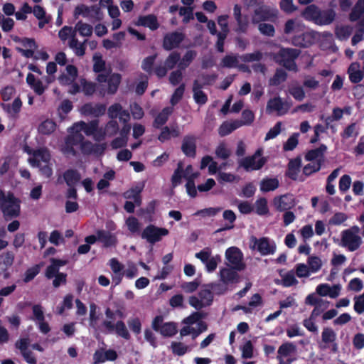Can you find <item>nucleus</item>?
I'll return each mask as SVG.
<instances>
[{
    "label": "nucleus",
    "mask_w": 364,
    "mask_h": 364,
    "mask_svg": "<svg viewBox=\"0 0 364 364\" xmlns=\"http://www.w3.org/2000/svg\"><path fill=\"white\" fill-rule=\"evenodd\" d=\"M156 56L154 54L145 58L141 62V68L149 74L154 73L159 78L164 77L168 71L174 68L180 60V54L172 52L164 62H160L154 67Z\"/></svg>",
    "instance_id": "f257e3e1"
},
{
    "label": "nucleus",
    "mask_w": 364,
    "mask_h": 364,
    "mask_svg": "<svg viewBox=\"0 0 364 364\" xmlns=\"http://www.w3.org/2000/svg\"><path fill=\"white\" fill-rule=\"evenodd\" d=\"M336 16L333 9L322 10L315 4L308 6L302 12V16L306 20L321 26L331 24L334 21Z\"/></svg>",
    "instance_id": "f03ea898"
},
{
    "label": "nucleus",
    "mask_w": 364,
    "mask_h": 364,
    "mask_svg": "<svg viewBox=\"0 0 364 364\" xmlns=\"http://www.w3.org/2000/svg\"><path fill=\"white\" fill-rule=\"evenodd\" d=\"M0 210L6 220L16 218L20 215V201L12 193L0 190Z\"/></svg>",
    "instance_id": "7ed1b4c3"
},
{
    "label": "nucleus",
    "mask_w": 364,
    "mask_h": 364,
    "mask_svg": "<svg viewBox=\"0 0 364 364\" xmlns=\"http://www.w3.org/2000/svg\"><path fill=\"white\" fill-rule=\"evenodd\" d=\"M28 161L32 166L38 167L41 173L47 178L53 174L50 154L46 149H39L35 151Z\"/></svg>",
    "instance_id": "20e7f679"
},
{
    "label": "nucleus",
    "mask_w": 364,
    "mask_h": 364,
    "mask_svg": "<svg viewBox=\"0 0 364 364\" xmlns=\"http://www.w3.org/2000/svg\"><path fill=\"white\" fill-rule=\"evenodd\" d=\"M360 228L357 225L341 232L339 245L348 251L354 252L360 248L363 240L360 236Z\"/></svg>",
    "instance_id": "39448f33"
},
{
    "label": "nucleus",
    "mask_w": 364,
    "mask_h": 364,
    "mask_svg": "<svg viewBox=\"0 0 364 364\" xmlns=\"http://www.w3.org/2000/svg\"><path fill=\"white\" fill-rule=\"evenodd\" d=\"M300 54V50L295 48H281L274 55V60L278 64L282 65L286 69L296 72L297 66L295 60Z\"/></svg>",
    "instance_id": "423d86ee"
},
{
    "label": "nucleus",
    "mask_w": 364,
    "mask_h": 364,
    "mask_svg": "<svg viewBox=\"0 0 364 364\" xmlns=\"http://www.w3.org/2000/svg\"><path fill=\"white\" fill-rule=\"evenodd\" d=\"M213 301V293L210 286L202 287L196 295L189 297V304L196 310L210 306Z\"/></svg>",
    "instance_id": "0eeeda50"
},
{
    "label": "nucleus",
    "mask_w": 364,
    "mask_h": 364,
    "mask_svg": "<svg viewBox=\"0 0 364 364\" xmlns=\"http://www.w3.org/2000/svg\"><path fill=\"white\" fill-rule=\"evenodd\" d=\"M74 16L75 18L81 16L91 22L100 21L103 18L101 9L95 5L90 6L85 4L78 5L75 9Z\"/></svg>",
    "instance_id": "6e6552de"
},
{
    "label": "nucleus",
    "mask_w": 364,
    "mask_h": 364,
    "mask_svg": "<svg viewBox=\"0 0 364 364\" xmlns=\"http://www.w3.org/2000/svg\"><path fill=\"white\" fill-rule=\"evenodd\" d=\"M152 328L164 337H172L177 333V325L174 322H164L162 316H156L151 323Z\"/></svg>",
    "instance_id": "1a4fd4ad"
},
{
    "label": "nucleus",
    "mask_w": 364,
    "mask_h": 364,
    "mask_svg": "<svg viewBox=\"0 0 364 364\" xmlns=\"http://www.w3.org/2000/svg\"><path fill=\"white\" fill-rule=\"evenodd\" d=\"M262 150L258 149L252 156L243 158L239 162L240 166L244 168L246 171L260 169L266 163V159L262 156Z\"/></svg>",
    "instance_id": "9d476101"
},
{
    "label": "nucleus",
    "mask_w": 364,
    "mask_h": 364,
    "mask_svg": "<svg viewBox=\"0 0 364 364\" xmlns=\"http://www.w3.org/2000/svg\"><path fill=\"white\" fill-rule=\"evenodd\" d=\"M250 248L257 250L262 255H272L276 250L274 242L271 241L267 237H261L259 239L252 236L250 238Z\"/></svg>",
    "instance_id": "9b49d317"
},
{
    "label": "nucleus",
    "mask_w": 364,
    "mask_h": 364,
    "mask_svg": "<svg viewBox=\"0 0 364 364\" xmlns=\"http://www.w3.org/2000/svg\"><path fill=\"white\" fill-rule=\"evenodd\" d=\"M225 259L228 262V265L232 269L237 271L245 269L246 265L243 262V255L237 247H229L225 252Z\"/></svg>",
    "instance_id": "f8f14e48"
},
{
    "label": "nucleus",
    "mask_w": 364,
    "mask_h": 364,
    "mask_svg": "<svg viewBox=\"0 0 364 364\" xmlns=\"http://www.w3.org/2000/svg\"><path fill=\"white\" fill-rule=\"evenodd\" d=\"M296 353V346L290 342L282 344L277 350V358L279 364H291L295 358L293 357Z\"/></svg>",
    "instance_id": "ddd939ff"
},
{
    "label": "nucleus",
    "mask_w": 364,
    "mask_h": 364,
    "mask_svg": "<svg viewBox=\"0 0 364 364\" xmlns=\"http://www.w3.org/2000/svg\"><path fill=\"white\" fill-rule=\"evenodd\" d=\"M168 234V230L166 228H158L153 225H149L146 227L141 234V238L146 240L151 244H154L160 241L164 236Z\"/></svg>",
    "instance_id": "4468645a"
},
{
    "label": "nucleus",
    "mask_w": 364,
    "mask_h": 364,
    "mask_svg": "<svg viewBox=\"0 0 364 364\" xmlns=\"http://www.w3.org/2000/svg\"><path fill=\"white\" fill-rule=\"evenodd\" d=\"M122 77L118 73L109 74L108 73H100L97 80L99 82H107V93L114 95L119 87Z\"/></svg>",
    "instance_id": "2eb2a0df"
},
{
    "label": "nucleus",
    "mask_w": 364,
    "mask_h": 364,
    "mask_svg": "<svg viewBox=\"0 0 364 364\" xmlns=\"http://www.w3.org/2000/svg\"><path fill=\"white\" fill-rule=\"evenodd\" d=\"M119 130V124L117 120H109L105 126L99 127V131L95 135V140L101 141L106 137L115 136Z\"/></svg>",
    "instance_id": "dca6fc26"
},
{
    "label": "nucleus",
    "mask_w": 364,
    "mask_h": 364,
    "mask_svg": "<svg viewBox=\"0 0 364 364\" xmlns=\"http://www.w3.org/2000/svg\"><path fill=\"white\" fill-rule=\"evenodd\" d=\"M320 32L316 31H309L302 33L301 35L294 36L292 39V43L295 46L306 47L316 42L320 37Z\"/></svg>",
    "instance_id": "f3484780"
},
{
    "label": "nucleus",
    "mask_w": 364,
    "mask_h": 364,
    "mask_svg": "<svg viewBox=\"0 0 364 364\" xmlns=\"http://www.w3.org/2000/svg\"><path fill=\"white\" fill-rule=\"evenodd\" d=\"M289 107V105L282 101L281 97H276L267 102L266 112L269 114L276 112L277 115H284L288 112Z\"/></svg>",
    "instance_id": "a211bd4d"
},
{
    "label": "nucleus",
    "mask_w": 364,
    "mask_h": 364,
    "mask_svg": "<svg viewBox=\"0 0 364 364\" xmlns=\"http://www.w3.org/2000/svg\"><path fill=\"white\" fill-rule=\"evenodd\" d=\"M233 17L235 20L236 25L234 31L237 33H245L247 31L249 27V20L247 16H242L241 13V7L238 4H235L233 8Z\"/></svg>",
    "instance_id": "6ab92c4d"
},
{
    "label": "nucleus",
    "mask_w": 364,
    "mask_h": 364,
    "mask_svg": "<svg viewBox=\"0 0 364 364\" xmlns=\"http://www.w3.org/2000/svg\"><path fill=\"white\" fill-rule=\"evenodd\" d=\"M71 129L80 133L84 132L87 136H92L95 139V135L99 131V120H92L89 123L80 121L75 123Z\"/></svg>",
    "instance_id": "aec40b11"
},
{
    "label": "nucleus",
    "mask_w": 364,
    "mask_h": 364,
    "mask_svg": "<svg viewBox=\"0 0 364 364\" xmlns=\"http://www.w3.org/2000/svg\"><path fill=\"white\" fill-rule=\"evenodd\" d=\"M107 115L110 120H116V118L119 117V120L124 123H127L130 119L129 112L124 109L119 103H114L108 107Z\"/></svg>",
    "instance_id": "412c9836"
},
{
    "label": "nucleus",
    "mask_w": 364,
    "mask_h": 364,
    "mask_svg": "<svg viewBox=\"0 0 364 364\" xmlns=\"http://www.w3.org/2000/svg\"><path fill=\"white\" fill-rule=\"evenodd\" d=\"M341 290V284L330 286L328 284H321L317 286L316 292L321 296H329L335 299L340 295Z\"/></svg>",
    "instance_id": "4be33fe9"
},
{
    "label": "nucleus",
    "mask_w": 364,
    "mask_h": 364,
    "mask_svg": "<svg viewBox=\"0 0 364 364\" xmlns=\"http://www.w3.org/2000/svg\"><path fill=\"white\" fill-rule=\"evenodd\" d=\"M183 35L180 32H172L165 35L163 47L166 50H172L179 46L183 40Z\"/></svg>",
    "instance_id": "5701e85b"
},
{
    "label": "nucleus",
    "mask_w": 364,
    "mask_h": 364,
    "mask_svg": "<svg viewBox=\"0 0 364 364\" xmlns=\"http://www.w3.org/2000/svg\"><path fill=\"white\" fill-rule=\"evenodd\" d=\"M53 81V78L47 77L46 82L47 85H43V82L36 79L33 74L29 73L26 77V82L31 86V87L33 90V91L38 95H41L45 90L47 89L48 85L51 83Z\"/></svg>",
    "instance_id": "b1692460"
},
{
    "label": "nucleus",
    "mask_w": 364,
    "mask_h": 364,
    "mask_svg": "<svg viewBox=\"0 0 364 364\" xmlns=\"http://www.w3.org/2000/svg\"><path fill=\"white\" fill-rule=\"evenodd\" d=\"M273 204L279 211H284L293 208L295 205L294 198L291 194H285L274 199Z\"/></svg>",
    "instance_id": "393cba45"
},
{
    "label": "nucleus",
    "mask_w": 364,
    "mask_h": 364,
    "mask_svg": "<svg viewBox=\"0 0 364 364\" xmlns=\"http://www.w3.org/2000/svg\"><path fill=\"white\" fill-rule=\"evenodd\" d=\"M106 107L102 104L87 103L84 105L80 109V112L82 114L95 117L104 115Z\"/></svg>",
    "instance_id": "a878e982"
},
{
    "label": "nucleus",
    "mask_w": 364,
    "mask_h": 364,
    "mask_svg": "<svg viewBox=\"0 0 364 364\" xmlns=\"http://www.w3.org/2000/svg\"><path fill=\"white\" fill-rule=\"evenodd\" d=\"M237 270L232 267H225L220 270L219 277L220 282L230 284L237 283L240 281V276L237 273Z\"/></svg>",
    "instance_id": "bb28decb"
},
{
    "label": "nucleus",
    "mask_w": 364,
    "mask_h": 364,
    "mask_svg": "<svg viewBox=\"0 0 364 364\" xmlns=\"http://www.w3.org/2000/svg\"><path fill=\"white\" fill-rule=\"evenodd\" d=\"M363 60V65L362 68L359 63L353 62L350 65L348 69L349 80L353 83H358L364 77V60Z\"/></svg>",
    "instance_id": "cd10ccee"
},
{
    "label": "nucleus",
    "mask_w": 364,
    "mask_h": 364,
    "mask_svg": "<svg viewBox=\"0 0 364 364\" xmlns=\"http://www.w3.org/2000/svg\"><path fill=\"white\" fill-rule=\"evenodd\" d=\"M181 149L183 154L187 156L195 157L196 151V137L193 135L185 136L183 139Z\"/></svg>",
    "instance_id": "c85d7f7f"
},
{
    "label": "nucleus",
    "mask_w": 364,
    "mask_h": 364,
    "mask_svg": "<svg viewBox=\"0 0 364 364\" xmlns=\"http://www.w3.org/2000/svg\"><path fill=\"white\" fill-rule=\"evenodd\" d=\"M203 87V84L198 79L193 81L192 87L193 97L196 103L199 105H205L208 102V96L202 90Z\"/></svg>",
    "instance_id": "c756f323"
},
{
    "label": "nucleus",
    "mask_w": 364,
    "mask_h": 364,
    "mask_svg": "<svg viewBox=\"0 0 364 364\" xmlns=\"http://www.w3.org/2000/svg\"><path fill=\"white\" fill-rule=\"evenodd\" d=\"M305 29L304 23L299 19H290L287 21L284 26V33L286 34L301 35Z\"/></svg>",
    "instance_id": "7c9ffc66"
},
{
    "label": "nucleus",
    "mask_w": 364,
    "mask_h": 364,
    "mask_svg": "<svg viewBox=\"0 0 364 364\" xmlns=\"http://www.w3.org/2000/svg\"><path fill=\"white\" fill-rule=\"evenodd\" d=\"M70 132V134L66 139L65 145L67 149H69L68 151L74 155L75 154L74 146L77 145L81 146L84 140V136L80 132H77L71 129Z\"/></svg>",
    "instance_id": "2f4dec72"
},
{
    "label": "nucleus",
    "mask_w": 364,
    "mask_h": 364,
    "mask_svg": "<svg viewBox=\"0 0 364 364\" xmlns=\"http://www.w3.org/2000/svg\"><path fill=\"white\" fill-rule=\"evenodd\" d=\"M317 42L323 50H329L333 52H336L337 50V48L334 45L333 35L330 32L325 31L321 33Z\"/></svg>",
    "instance_id": "473e14b6"
},
{
    "label": "nucleus",
    "mask_w": 364,
    "mask_h": 364,
    "mask_svg": "<svg viewBox=\"0 0 364 364\" xmlns=\"http://www.w3.org/2000/svg\"><path fill=\"white\" fill-rule=\"evenodd\" d=\"M135 24L139 26L147 27L151 31H155L159 27L157 17L154 14L140 16Z\"/></svg>",
    "instance_id": "72a5a7b5"
},
{
    "label": "nucleus",
    "mask_w": 364,
    "mask_h": 364,
    "mask_svg": "<svg viewBox=\"0 0 364 364\" xmlns=\"http://www.w3.org/2000/svg\"><path fill=\"white\" fill-rule=\"evenodd\" d=\"M327 150L326 146L322 144L318 148L309 151L305 156L307 161L319 162V164L324 161V154Z\"/></svg>",
    "instance_id": "f704fd0d"
},
{
    "label": "nucleus",
    "mask_w": 364,
    "mask_h": 364,
    "mask_svg": "<svg viewBox=\"0 0 364 364\" xmlns=\"http://www.w3.org/2000/svg\"><path fill=\"white\" fill-rule=\"evenodd\" d=\"M67 264L65 260L57 259L52 258L50 259V264L46 268V277L48 279H51L56 276L58 274H60L59 272V268L63 267Z\"/></svg>",
    "instance_id": "c9c22d12"
},
{
    "label": "nucleus",
    "mask_w": 364,
    "mask_h": 364,
    "mask_svg": "<svg viewBox=\"0 0 364 364\" xmlns=\"http://www.w3.org/2000/svg\"><path fill=\"white\" fill-rule=\"evenodd\" d=\"M336 340V332L330 327L323 328L321 333V343L320 348L325 349L328 345L334 343Z\"/></svg>",
    "instance_id": "e433bc0d"
},
{
    "label": "nucleus",
    "mask_w": 364,
    "mask_h": 364,
    "mask_svg": "<svg viewBox=\"0 0 364 364\" xmlns=\"http://www.w3.org/2000/svg\"><path fill=\"white\" fill-rule=\"evenodd\" d=\"M98 241L102 242L105 247L114 246L117 243V238L108 231L98 230L97 232Z\"/></svg>",
    "instance_id": "4c0bfd02"
},
{
    "label": "nucleus",
    "mask_w": 364,
    "mask_h": 364,
    "mask_svg": "<svg viewBox=\"0 0 364 364\" xmlns=\"http://www.w3.org/2000/svg\"><path fill=\"white\" fill-rule=\"evenodd\" d=\"M87 43V40H85L83 42H80L76 36H73V38L70 39L68 45L76 55L81 57L85 54V44Z\"/></svg>",
    "instance_id": "58836bf2"
},
{
    "label": "nucleus",
    "mask_w": 364,
    "mask_h": 364,
    "mask_svg": "<svg viewBox=\"0 0 364 364\" xmlns=\"http://www.w3.org/2000/svg\"><path fill=\"white\" fill-rule=\"evenodd\" d=\"M21 106H22V102L19 97L15 98V100H14V102L11 104H10V103H7V104L2 103L1 104V107L3 108V109L7 114H9L10 116H12V117L15 116L20 112Z\"/></svg>",
    "instance_id": "ea45409f"
},
{
    "label": "nucleus",
    "mask_w": 364,
    "mask_h": 364,
    "mask_svg": "<svg viewBox=\"0 0 364 364\" xmlns=\"http://www.w3.org/2000/svg\"><path fill=\"white\" fill-rule=\"evenodd\" d=\"M240 127H242V123L240 122V120L225 122L219 127L218 133L221 136H224Z\"/></svg>",
    "instance_id": "a19ab883"
},
{
    "label": "nucleus",
    "mask_w": 364,
    "mask_h": 364,
    "mask_svg": "<svg viewBox=\"0 0 364 364\" xmlns=\"http://www.w3.org/2000/svg\"><path fill=\"white\" fill-rule=\"evenodd\" d=\"M301 164V160L299 157L289 161L287 174L290 178L293 180L297 178L298 174L300 172Z\"/></svg>",
    "instance_id": "79ce46f5"
},
{
    "label": "nucleus",
    "mask_w": 364,
    "mask_h": 364,
    "mask_svg": "<svg viewBox=\"0 0 364 364\" xmlns=\"http://www.w3.org/2000/svg\"><path fill=\"white\" fill-rule=\"evenodd\" d=\"M74 31L75 34L78 32L82 37H90L93 32V28L90 24L79 21L74 26Z\"/></svg>",
    "instance_id": "37998d69"
},
{
    "label": "nucleus",
    "mask_w": 364,
    "mask_h": 364,
    "mask_svg": "<svg viewBox=\"0 0 364 364\" xmlns=\"http://www.w3.org/2000/svg\"><path fill=\"white\" fill-rule=\"evenodd\" d=\"M172 107H167L164 108L155 118L154 122V127L159 128L164 125L167 122L168 117L172 114Z\"/></svg>",
    "instance_id": "c03bdc74"
},
{
    "label": "nucleus",
    "mask_w": 364,
    "mask_h": 364,
    "mask_svg": "<svg viewBox=\"0 0 364 364\" xmlns=\"http://www.w3.org/2000/svg\"><path fill=\"white\" fill-rule=\"evenodd\" d=\"M64 179L68 186L72 187L77 184L80 178V174L76 170L70 169L66 171L63 175Z\"/></svg>",
    "instance_id": "a18cd8bd"
},
{
    "label": "nucleus",
    "mask_w": 364,
    "mask_h": 364,
    "mask_svg": "<svg viewBox=\"0 0 364 364\" xmlns=\"http://www.w3.org/2000/svg\"><path fill=\"white\" fill-rule=\"evenodd\" d=\"M364 14V0H358L354 5L350 14V20L355 21Z\"/></svg>",
    "instance_id": "49530a36"
},
{
    "label": "nucleus",
    "mask_w": 364,
    "mask_h": 364,
    "mask_svg": "<svg viewBox=\"0 0 364 364\" xmlns=\"http://www.w3.org/2000/svg\"><path fill=\"white\" fill-rule=\"evenodd\" d=\"M238 56L232 53L226 55L224 58H222L220 63V67L227 68H236L238 66Z\"/></svg>",
    "instance_id": "de8ad7c7"
},
{
    "label": "nucleus",
    "mask_w": 364,
    "mask_h": 364,
    "mask_svg": "<svg viewBox=\"0 0 364 364\" xmlns=\"http://www.w3.org/2000/svg\"><path fill=\"white\" fill-rule=\"evenodd\" d=\"M56 129V124L51 119H46L42 122L38 126V132L44 134L49 135L52 134Z\"/></svg>",
    "instance_id": "09e8293b"
},
{
    "label": "nucleus",
    "mask_w": 364,
    "mask_h": 364,
    "mask_svg": "<svg viewBox=\"0 0 364 364\" xmlns=\"http://www.w3.org/2000/svg\"><path fill=\"white\" fill-rule=\"evenodd\" d=\"M289 92L298 101H302L305 98V92L303 87L297 83L291 84L289 88Z\"/></svg>",
    "instance_id": "8fccbe9b"
},
{
    "label": "nucleus",
    "mask_w": 364,
    "mask_h": 364,
    "mask_svg": "<svg viewBox=\"0 0 364 364\" xmlns=\"http://www.w3.org/2000/svg\"><path fill=\"white\" fill-rule=\"evenodd\" d=\"M279 186V181L276 178H267L261 181L260 190L262 192H268L277 189Z\"/></svg>",
    "instance_id": "3c124183"
},
{
    "label": "nucleus",
    "mask_w": 364,
    "mask_h": 364,
    "mask_svg": "<svg viewBox=\"0 0 364 364\" xmlns=\"http://www.w3.org/2000/svg\"><path fill=\"white\" fill-rule=\"evenodd\" d=\"M196 56V52L194 50H188L183 58L178 60V68L181 70L187 68Z\"/></svg>",
    "instance_id": "603ef678"
},
{
    "label": "nucleus",
    "mask_w": 364,
    "mask_h": 364,
    "mask_svg": "<svg viewBox=\"0 0 364 364\" xmlns=\"http://www.w3.org/2000/svg\"><path fill=\"white\" fill-rule=\"evenodd\" d=\"M352 33V28L349 26H337L335 29V34L337 38L343 41L347 40Z\"/></svg>",
    "instance_id": "864d4df0"
},
{
    "label": "nucleus",
    "mask_w": 364,
    "mask_h": 364,
    "mask_svg": "<svg viewBox=\"0 0 364 364\" xmlns=\"http://www.w3.org/2000/svg\"><path fill=\"white\" fill-rule=\"evenodd\" d=\"M114 332L126 340H129L131 337L125 323L122 321H118L115 323Z\"/></svg>",
    "instance_id": "5fc2aeb1"
},
{
    "label": "nucleus",
    "mask_w": 364,
    "mask_h": 364,
    "mask_svg": "<svg viewBox=\"0 0 364 364\" xmlns=\"http://www.w3.org/2000/svg\"><path fill=\"white\" fill-rule=\"evenodd\" d=\"M171 348L173 353L178 356L183 355L190 350V348L188 346L181 342H172Z\"/></svg>",
    "instance_id": "6e6d98bb"
},
{
    "label": "nucleus",
    "mask_w": 364,
    "mask_h": 364,
    "mask_svg": "<svg viewBox=\"0 0 364 364\" xmlns=\"http://www.w3.org/2000/svg\"><path fill=\"white\" fill-rule=\"evenodd\" d=\"M97 306L92 303L90 305V326L94 328L95 331L100 329V327L97 325V321L99 320V316L96 313Z\"/></svg>",
    "instance_id": "4d7b16f0"
},
{
    "label": "nucleus",
    "mask_w": 364,
    "mask_h": 364,
    "mask_svg": "<svg viewBox=\"0 0 364 364\" xmlns=\"http://www.w3.org/2000/svg\"><path fill=\"white\" fill-rule=\"evenodd\" d=\"M205 316V314L203 312H193L192 314H191L189 316L185 318L183 320V323L186 324L187 326L193 325L196 323H198L200 319L204 318Z\"/></svg>",
    "instance_id": "13d9d810"
},
{
    "label": "nucleus",
    "mask_w": 364,
    "mask_h": 364,
    "mask_svg": "<svg viewBox=\"0 0 364 364\" xmlns=\"http://www.w3.org/2000/svg\"><path fill=\"white\" fill-rule=\"evenodd\" d=\"M126 225L132 234L139 233L140 223L136 218L129 217L126 220Z\"/></svg>",
    "instance_id": "bf43d9fd"
},
{
    "label": "nucleus",
    "mask_w": 364,
    "mask_h": 364,
    "mask_svg": "<svg viewBox=\"0 0 364 364\" xmlns=\"http://www.w3.org/2000/svg\"><path fill=\"white\" fill-rule=\"evenodd\" d=\"M358 134V128L356 123H352L348 125L341 134L343 139H348L350 137H356Z\"/></svg>",
    "instance_id": "052dcab7"
},
{
    "label": "nucleus",
    "mask_w": 364,
    "mask_h": 364,
    "mask_svg": "<svg viewBox=\"0 0 364 364\" xmlns=\"http://www.w3.org/2000/svg\"><path fill=\"white\" fill-rule=\"evenodd\" d=\"M314 306L315 307L311 314L313 317H317L328 308L329 301L322 299Z\"/></svg>",
    "instance_id": "680f3d73"
},
{
    "label": "nucleus",
    "mask_w": 364,
    "mask_h": 364,
    "mask_svg": "<svg viewBox=\"0 0 364 364\" xmlns=\"http://www.w3.org/2000/svg\"><path fill=\"white\" fill-rule=\"evenodd\" d=\"M58 36L61 41H65L68 38H73V36H75V33L74 31V28L70 26H63L58 33Z\"/></svg>",
    "instance_id": "e2e57ef3"
},
{
    "label": "nucleus",
    "mask_w": 364,
    "mask_h": 364,
    "mask_svg": "<svg viewBox=\"0 0 364 364\" xmlns=\"http://www.w3.org/2000/svg\"><path fill=\"white\" fill-rule=\"evenodd\" d=\"M287 74L284 70L282 69H278L277 70L274 75L270 80L271 84L273 85H278L282 82H284L287 79Z\"/></svg>",
    "instance_id": "0e129e2a"
},
{
    "label": "nucleus",
    "mask_w": 364,
    "mask_h": 364,
    "mask_svg": "<svg viewBox=\"0 0 364 364\" xmlns=\"http://www.w3.org/2000/svg\"><path fill=\"white\" fill-rule=\"evenodd\" d=\"M215 152L216 156L222 159H227L231 154V151L223 143L217 146Z\"/></svg>",
    "instance_id": "69168bd1"
},
{
    "label": "nucleus",
    "mask_w": 364,
    "mask_h": 364,
    "mask_svg": "<svg viewBox=\"0 0 364 364\" xmlns=\"http://www.w3.org/2000/svg\"><path fill=\"white\" fill-rule=\"evenodd\" d=\"M184 91V84H181L178 88L176 89L170 100V102L173 106L176 105L182 99Z\"/></svg>",
    "instance_id": "338daca9"
},
{
    "label": "nucleus",
    "mask_w": 364,
    "mask_h": 364,
    "mask_svg": "<svg viewBox=\"0 0 364 364\" xmlns=\"http://www.w3.org/2000/svg\"><path fill=\"white\" fill-rule=\"evenodd\" d=\"M112 320V319L107 318L103 321L102 324L100 326H98L100 327V329H97V331L103 332L105 333H113L115 328V323H114Z\"/></svg>",
    "instance_id": "774afa93"
}]
</instances>
